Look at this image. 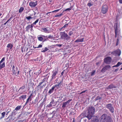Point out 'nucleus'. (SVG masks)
Returning a JSON list of instances; mask_svg holds the SVG:
<instances>
[{
	"instance_id": "9b49d317",
	"label": "nucleus",
	"mask_w": 122,
	"mask_h": 122,
	"mask_svg": "<svg viewBox=\"0 0 122 122\" xmlns=\"http://www.w3.org/2000/svg\"><path fill=\"white\" fill-rule=\"evenodd\" d=\"M106 107H107L112 112V113L114 112V108L112 106V105L111 104L109 103L107 105Z\"/></svg>"
},
{
	"instance_id": "f03ea898",
	"label": "nucleus",
	"mask_w": 122,
	"mask_h": 122,
	"mask_svg": "<svg viewBox=\"0 0 122 122\" xmlns=\"http://www.w3.org/2000/svg\"><path fill=\"white\" fill-rule=\"evenodd\" d=\"M87 110L88 112H87L88 113V114L90 117H91V119L93 117V114H94L95 108L94 107L91 106L89 107Z\"/></svg>"
},
{
	"instance_id": "4468645a",
	"label": "nucleus",
	"mask_w": 122,
	"mask_h": 122,
	"mask_svg": "<svg viewBox=\"0 0 122 122\" xmlns=\"http://www.w3.org/2000/svg\"><path fill=\"white\" fill-rule=\"evenodd\" d=\"M37 1H36L35 2H31L29 3V5L31 8H33L35 7L37 5Z\"/></svg>"
},
{
	"instance_id": "e2e57ef3",
	"label": "nucleus",
	"mask_w": 122,
	"mask_h": 122,
	"mask_svg": "<svg viewBox=\"0 0 122 122\" xmlns=\"http://www.w3.org/2000/svg\"><path fill=\"white\" fill-rule=\"evenodd\" d=\"M52 105H51L50 103V104H49L47 105V107L50 108L51 107Z\"/></svg>"
},
{
	"instance_id": "774afa93",
	"label": "nucleus",
	"mask_w": 122,
	"mask_h": 122,
	"mask_svg": "<svg viewBox=\"0 0 122 122\" xmlns=\"http://www.w3.org/2000/svg\"><path fill=\"white\" fill-rule=\"evenodd\" d=\"M7 120L6 121V122H11L12 120H10L9 119H7Z\"/></svg>"
},
{
	"instance_id": "dca6fc26",
	"label": "nucleus",
	"mask_w": 122,
	"mask_h": 122,
	"mask_svg": "<svg viewBox=\"0 0 122 122\" xmlns=\"http://www.w3.org/2000/svg\"><path fill=\"white\" fill-rule=\"evenodd\" d=\"M121 51L119 49L115 51V56H119L121 54Z\"/></svg>"
},
{
	"instance_id": "c03bdc74",
	"label": "nucleus",
	"mask_w": 122,
	"mask_h": 122,
	"mask_svg": "<svg viewBox=\"0 0 122 122\" xmlns=\"http://www.w3.org/2000/svg\"><path fill=\"white\" fill-rule=\"evenodd\" d=\"M42 29L45 32L49 30L47 29L46 28L44 27H43L42 28Z\"/></svg>"
},
{
	"instance_id": "aec40b11",
	"label": "nucleus",
	"mask_w": 122,
	"mask_h": 122,
	"mask_svg": "<svg viewBox=\"0 0 122 122\" xmlns=\"http://www.w3.org/2000/svg\"><path fill=\"white\" fill-rule=\"evenodd\" d=\"M25 112L22 111L20 114L18 116V118L20 119H21L24 116V115L25 114Z\"/></svg>"
},
{
	"instance_id": "5fc2aeb1",
	"label": "nucleus",
	"mask_w": 122,
	"mask_h": 122,
	"mask_svg": "<svg viewBox=\"0 0 122 122\" xmlns=\"http://www.w3.org/2000/svg\"><path fill=\"white\" fill-rule=\"evenodd\" d=\"M93 5V4H92L91 3H89L87 4V5L89 7L92 6Z\"/></svg>"
},
{
	"instance_id": "c756f323",
	"label": "nucleus",
	"mask_w": 122,
	"mask_h": 122,
	"mask_svg": "<svg viewBox=\"0 0 122 122\" xmlns=\"http://www.w3.org/2000/svg\"><path fill=\"white\" fill-rule=\"evenodd\" d=\"M37 38L39 41H42L43 42V39L42 36H38L37 37Z\"/></svg>"
},
{
	"instance_id": "0e129e2a",
	"label": "nucleus",
	"mask_w": 122,
	"mask_h": 122,
	"mask_svg": "<svg viewBox=\"0 0 122 122\" xmlns=\"http://www.w3.org/2000/svg\"><path fill=\"white\" fill-rule=\"evenodd\" d=\"M54 46V45H51V46H47V47L48 48L51 49V48H53V46Z\"/></svg>"
},
{
	"instance_id": "b1692460",
	"label": "nucleus",
	"mask_w": 122,
	"mask_h": 122,
	"mask_svg": "<svg viewBox=\"0 0 122 122\" xmlns=\"http://www.w3.org/2000/svg\"><path fill=\"white\" fill-rule=\"evenodd\" d=\"M84 38L81 39H78L75 41V42H82L84 41Z\"/></svg>"
},
{
	"instance_id": "2f4dec72",
	"label": "nucleus",
	"mask_w": 122,
	"mask_h": 122,
	"mask_svg": "<svg viewBox=\"0 0 122 122\" xmlns=\"http://www.w3.org/2000/svg\"><path fill=\"white\" fill-rule=\"evenodd\" d=\"M18 69V68L16 67V71L15 69L12 70V72L15 75L16 74L17 72V71Z\"/></svg>"
},
{
	"instance_id": "052dcab7",
	"label": "nucleus",
	"mask_w": 122,
	"mask_h": 122,
	"mask_svg": "<svg viewBox=\"0 0 122 122\" xmlns=\"http://www.w3.org/2000/svg\"><path fill=\"white\" fill-rule=\"evenodd\" d=\"M68 24H66L64 26L62 27V28H66V27H67L68 26Z\"/></svg>"
},
{
	"instance_id": "423d86ee",
	"label": "nucleus",
	"mask_w": 122,
	"mask_h": 122,
	"mask_svg": "<svg viewBox=\"0 0 122 122\" xmlns=\"http://www.w3.org/2000/svg\"><path fill=\"white\" fill-rule=\"evenodd\" d=\"M101 9L102 13L103 14H105L108 11V6L106 4H104L102 6Z\"/></svg>"
},
{
	"instance_id": "ddd939ff",
	"label": "nucleus",
	"mask_w": 122,
	"mask_h": 122,
	"mask_svg": "<svg viewBox=\"0 0 122 122\" xmlns=\"http://www.w3.org/2000/svg\"><path fill=\"white\" fill-rule=\"evenodd\" d=\"M111 67V66L109 65H107L106 66L103 67L101 71V72H102L104 73L107 70H108L109 68Z\"/></svg>"
},
{
	"instance_id": "5701e85b",
	"label": "nucleus",
	"mask_w": 122,
	"mask_h": 122,
	"mask_svg": "<svg viewBox=\"0 0 122 122\" xmlns=\"http://www.w3.org/2000/svg\"><path fill=\"white\" fill-rule=\"evenodd\" d=\"M55 90L52 87L49 90L48 92V95H49L52 93Z\"/></svg>"
},
{
	"instance_id": "1a4fd4ad",
	"label": "nucleus",
	"mask_w": 122,
	"mask_h": 122,
	"mask_svg": "<svg viewBox=\"0 0 122 122\" xmlns=\"http://www.w3.org/2000/svg\"><path fill=\"white\" fill-rule=\"evenodd\" d=\"M107 115L106 114H104L101 117L100 122H105L106 120V118H107Z\"/></svg>"
},
{
	"instance_id": "f704fd0d",
	"label": "nucleus",
	"mask_w": 122,
	"mask_h": 122,
	"mask_svg": "<svg viewBox=\"0 0 122 122\" xmlns=\"http://www.w3.org/2000/svg\"><path fill=\"white\" fill-rule=\"evenodd\" d=\"M31 98L29 97L27 99L26 102L25 104V105H26L29 102V101H31Z\"/></svg>"
},
{
	"instance_id": "de8ad7c7",
	"label": "nucleus",
	"mask_w": 122,
	"mask_h": 122,
	"mask_svg": "<svg viewBox=\"0 0 122 122\" xmlns=\"http://www.w3.org/2000/svg\"><path fill=\"white\" fill-rule=\"evenodd\" d=\"M25 49L24 47H21V51L22 52H24L25 51Z\"/></svg>"
},
{
	"instance_id": "338daca9",
	"label": "nucleus",
	"mask_w": 122,
	"mask_h": 122,
	"mask_svg": "<svg viewBox=\"0 0 122 122\" xmlns=\"http://www.w3.org/2000/svg\"><path fill=\"white\" fill-rule=\"evenodd\" d=\"M7 120L6 121V122H11L12 120H10L9 119H7Z\"/></svg>"
},
{
	"instance_id": "a878e982",
	"label": "nucleus",
	"mask_w": 122,
	"mask_h": 122,
	"mask_svg": "<svg viewBox=\"0 0 122 122\" xmlns=\"http://www.w3.org/2000/svg\"><path fill=\"white\" fill-rule=\"evenodd\" d=\"M17 111L16 110H15V109L13 111H11V113H10V114L13 116L14 115H15L17 114Z\"/></svg>"
},
{
	"instance_id": "f257e3e1",
	"label": "nucleus",
	"mask_w": 122,
	"mask_h": 122,
	"mask_svg": "<svg viewBox=\"0 0 122 122\" xmlns=\"http://www.w3.org/2000/svg\"><path fill=\"white\" fill-rule=\"evenodd\" d=\"M116 24V29L115 28V33L116 37H117V39L116 41V46L118 45L119 44V41L121 38V36L120 35V29L119 28V24L118 25L117 23Z\"/></svg>"
},
{
	"instance_id": "473e14b6",
	"label": "nucleus",
	"mask_w": 122,
	"mask_h": 122,
	"mask_svg": "<svg viewBox=\"0 0 122 122\" xmlns=\"http://www.w3.org/2000/svg\"><path fill=\"white\" fill-rule=\"evenodd\" d=\"M22 106H18L15 108V110L17 111H18L20 109Z\"/></svg>"
},
{
	"instance_id": "9d476101",
	"label": "nucleus",
	"mask_w": 122,
	"mask_h": 122,
	"mask_svg": "<svg viewBox=\"0 0 122 122\" xmlns=\"http://www.w3.org/2000/svg\"><path fill=\"white\" fill-rule=\"evenodd\" d=\"M72 100V99H70L67 101L63 103L62 104V107L63 108H64L66 107V106L67 107H68L69 106V103Z\"/></svg>"
},
{
	"instance_id": "864d4df0",
	"label": "nucleus",
	"mask_w": 122,
	"mask_h": 122,
	"mask_svg": "<svg viewBox=\"0 0 122 122\" xmlns=\"http://www.w3.org/2000/svg\"><path fill=\"white\" fill-rule=\"evenodd\" d=\"M39 19H37L35 22L33 23L35 25H36V24L39 21Z\"/></svg>"
},
{
	"instance_id": "f8f14e48",
	"label": "nucleus",
	"mask_w": 122,
	"mask_h": 122,
	"mask_svg": "<svg viewBox=\"0 0 122 122\" xmlns=\"http://www.w3.org/2000/svg\"><path fill=\"white\" fill-rule=\"evenodd\" d=\"M38 98L36 97V98L33 100L31 102H30L29 105L31 106L32 104L34 105L35 104H36L37 105H38Z\"/></svg>"
},
{
	"instance_id": "39448f33",
	"label": "nucleus",
	"mask_w": 122,
	"mask_h": 122,
	"mask_svg": "<svg viewBox=\"0 0 122 122\" xmlns=\"http://www.w3.org/2000/svg\"><path fill=\"white\" fill-rule=\"evenodd\" d=\"M63 82V80L60 81L59 82H57V84L54 85L52 87L55 90V91L57 89L59 88L60 87H62V83Z\"/></svg>"
},
{
	"instance_id": "4be33fe9",
	"label": "nucleus",
	"mask_w": 122,
	"mask_h": 122,
	"mask_svg": "<svg viewBox=\"0 0 122 122\" xmlns=\"http://www.w3.org/2000/svg\"><path fill=\"white\" fill-rule=\"evenodd\" d=\"M107 118H106V121L105 122H111L112 120L111 117L110 116L107 115Z\"/></svg>"
},
{
	"instance_id": "20e7f679",
	"label": "nucleus",
	"mask_w": 122,
	"mask_h": 122,
	"mask_svg": "<svg viewBox=\"0 0 122 122\" xmlns=\"http://www.w3.org/2000/svg\"><path fill=\"white\" fill-rule=\"evenodd\" d=\"M88 114V113H87V111H85L82 113L80 115L79 117L81 118L85 117H86L89 120H90L91 119V117H90Z\"/></svg>"
},
{
	"instance_id": "6e6d98bb",
	"label": "nucleus",
	"mask_w": 122,
	"mask_h": 122,
	"mask_svg": "<svg viewBox=\"0 0 122 122\" xmlns=\"http://www.w3.org/2000/svg\"><path fill=\"white\" fill-rule=\"evenodd\" d=\"M42 45L41 44H40L37 47H35L34 48H41L42 47Z\"/></svg>"
},
{
	"instance_id": "6e6552de",
	"label": "nucleus",
	"mask_w": 122,
	"mask_h": 122,
	"mask_svg": "<svg viewBox=\"0 0 122 122\" xmlns=\"http://www.w3.org/2000/svg\"><path fill=\"white\" fill-rule=\"evenodd\" d=\"M58 70H54L52 72V74L51 76V78L50 80V81H51L53 80L54 79L56 78V76L57 73H58Z\"/></svg>"
},
{
	"instance_id": "f3484780",
	"label": "nucleus",
	"mask_w": 122,
	"mask_h": 122,
	"mask_svg": "<svg viewBox=\"0 0 122 122\" xmlns=\"http://www.w3.org/2000/svg\"><path fill=\"white\" fill-rule=\"evenodd\" d=\"M6 112H4L0 113V120H2L4 118L6 115Z\"/></svg>"
},
{
	"instance_id": "8fccbe9b",
	"label": "nucleus",
	"mask_w": 122,
	"mask_h": 122,
	"mask_svg": "<svg viewBox=\"0 0 122 122\" xmlns=\"http://www.w3.org/2000/svg\"><path fill=\"white\" fill-rule=\"evenodd\" d=\"M9 21H8V20L6 22H5V23H4V24H3L2 25H1V26H0V28H1V27H2V26H3V25H5L8 22H9Z\"/></svg>"
},
{
	"instance_id": "412c9836",
	"label": "nucleus",
	"mask_w": 122,
	"mask_h": 122,
	"mask_svg": "<svg viewBox=\"0 0 122 122\" xmlns=\"http://www.w3.org/2000/svg\"><path fill=\"white\" fill-rule=\"evenodd\" d=\"M57 111V109L56 110V111L54 110L52 112L50 113L49 114V115H51L52 114H53V115L51 117H50V118L52 119L55 116V114H56V112Z\"/></svg>"
},
{
	"instance_id": "72a5a7b5",
	"label": "nucleus",
	"mask_w": 122,
	"mask_h": 122,
	"mask_svg": "<svg viewBox=\"0 0 122 122\" xmlns=\"http://www.w3.org/2000/svg\"><path fill=\"white\" fill-rule=\"evenodd\" d=\"M102 97H100L99 96H97L96 98L94 100V101H97V100H100L102 99Z\"/></svg>"
},
{
	"instance_id": "6ab92c4d",
	"label": "nucleus",
	"mask_w": 122,
	"mask_h": 122,
	"mask_svg": "<svg viewBox=\"0 0 122 122\" xmlns=\"http://www.w3.org/2000/svg\"><path fill=\"white\" fill-rule=\"evenodd\" d=\"M7 119H9L10 120L13 121L15 119L14 118L13 116L10 114L9 116L5 119V120H7Z\"/></svg>"
},
{
	"instance_id": "7ed1b4c3",
	"label": "nucleus",
	"mask_w": 122,
	"mask_h": 122,
	"mask_svg": "<svg viewBox=\"0 0 122 122\" xmlns=\"http://www.w3.org/2000/svg\"><path fill=\"white\" fill-rule=\"evenodd\" d=\"M60 35L61 38L65 40L69 41L70 39V37L64 32H61Z\"/></svg>"
},
{
	"instance_id": "13d9d810",
	"label": "nucleus",
	"mask_w": 122,
	"mask_h": 122,
	"mask_svg": "<svg viewBox=\"0 0 122 122\" xmlns=\"http://www.w3.org/2000/svg\"><path fill=\"white\" fill-rule=\"evenodd\" d=\"M73 32L71 31H70L68 33V35L69 36H71L73 34Z\"/></svg>"
},
{
	"instance_id": "a18cd8bd",
	"label": "nucleus",
	"mask_w": 122,
	"mask_h": 122,
	"mask_svg": "<svg viewBox=\"0 0 122 122\" xmlns=\"http://www.w3.org/2000/svg\"><path fill=\"white\" fill-rule=\"evenodd\" d=\"M96 70H94L92 72H91V76H92L95 74V73L96 72Z\"/></svg>"
},
{
	"instance_id": "bf43d9fd",
	"label": "nucleus",
	"mask_w": 122,
	"mask_h": 122,
	"mask_svg": "<svg viewBox=\"0 0 122 122\" xmlns=\"http://www.w3.org/2000/svg\"><path fill=\"white\" fill-rule=\"evenodd\" d=\"M101 61H99L98 62H97L96 63V64L97 66L99 65V64L101 63Z\"/></svg>"
},
{
	"instance_id": "69168bd1",
	"label": "nucleus",
	"mask_w": 122,
	"mask_h": 122,
	"mask_svg": "<svg viewBox=\"0 0 122 122\" xmlns=\"http://www.w3.org/2000/svg\"><path fill=\"white\" fill-rule=\"evenodd\" d=\"M73 83L72 82H71L70 84H68V86L69 87L71 86V85L73 84Z\"/></svg>"
},
{
	"instance_id": "0eeeda50",
	"label": "nucleus",
	"mask_w": 122,
	"mask_h": 122,
	"mask_svg": "<svg viewBox=\"0 0 122 122\" xmlns=\"http://www.w3.org/2000/svg\"><path fill=\"white\" fill-rule=\"evenodd\" d=\"M112 59L110 56H107L104 59V62L106 64H109L111 63Z\"/></svg>"
},
{
	"instance_id": "680f3d73",
	"label": "nucleus",
	"mask_w": 122,
	"mask_h": 122,
	"mask_svg": "<svg viewBox=\"0 0 122 122\" xmlns=\"http://www.w3.org/2000/svg\"><path fill=\"white\" fill-rule=\"evenodd\" d=\"M59 10H60V9H57V10H54V11L51 12L52 13H53V12L56 13V12H57Z\"/></svg>"
},
{
	"instance_id": "ea45409f",
	"label": "nucleus",
	"mask_w": 122,
	"mask_h": 122,
	"mask_svg": "<svg viewBox=\"0 0 122 122\" xmlns=\"http://www.w3.org/2000/svg\"><path fill=\"white\" fill-rule=\"evenodd\" d=\"M72 7L71 6V7L69 8H67V9H66L65 10H63V12H64L65 11H69V10H71V9L72 8Z\"/></svg>"
},
{
	"instance_id": "3c124183",
	"label": "nucleus",
	"mask_w": 122,
	"mask_h": 122,
	"mask_svg": "<svg viewBox=\"0 0 122 122\" xmlns=\"http://www.w3.org/2000/svg\"><path fill=\"white\" fill-rule=\"evenodd\" d=\"M48 39L52 38H53V36L49 35L47 36Z\"/></svg>"
},
{
	"instance_id": "09e8293b",
	"label": "nucleus",
	"mask_w": 122,
	"mask_h": 122,
	"mask_svg": "<svg viewBox=\"0 0 122 122\" xmlns=\"http://www.w3.org/2000/svg\"><path fill=\"white\" fill-rule=\"evenodd\" d=\"M25 85H23L22 87H21L19 89H21L22 90H23L25 89Z\"/></svg>"
},
{
	"instance_id": "603ef678",
	"label": "nucleus",
	"mask_w": 122,
	"mask_h": 122,
	"mask_svg": "<svg viewBox=\"0 0 122 122\" xmlns=\"http://www.w3.org/2000/svg\"><path fill=\"white\" fill-rule=\"evenodd\" d=\"M40 58L37 57V58L34 59V61H40Z\"/></svg>"
},
{
	"instance_id": "79ce46f5",
	"label": "nucleus",
	"mask_w": 122,
	"mask_h": 122,
	"mask_svg": "<svg viewBox=\"0 0 122 122\" xmlns=\"http://www.w3.org/2000/svg\"><path fill=\"white\" fill-rule=\"evenodd\" d=\"M108 87L109 89H112L114 88V86L113 85H111L109 86Z\"/></svg>"
},
{
	"instance_id": "a211bd4d",
	"label": "nucleus",
	"mask_w": 122,
	"mask_h": 122,
	"mask_svg": "<svg viewBox=\"0 0 122 122\" xmlns=\"http://www.w3.org/2000/svg\"><path fill=\"white\" fill-rule=\"evenodd\" d=\"M92 122H98L99 120L98 117L96 116H94L92 119Z\"/></svg>"
},
{
	"instance_id": "e433bc0d",
	"label": "nucleus",
	"mask_w": 122,
	"mask_h": 122,
	"mask_svg": "<svg viewBox=\"0 0 122 122\" xmlns=\"http://www.w3.org/2000/svg\"><path fill=\"white\" fill-rule=\"evenodd\" d=\"M45 86V85H43L42 86H41V85H40V86H38V85L37 86V88H39V89H41V90L43 88V86Z\"/></svg>"
},
{
	"instance_id": "4c0bfd02",
	"label": "nucleus",
	"mask_w": 122,
	"mask_h": 122,
	"mask_svg": "<svg viewBox=\"0 0 122 122\" xmlns=\"http://www.w3.org/2000/svg\"><path fill=\"white\" fill-rule=\"evenodd\" d=\"M30 28V25H29L27 26L25 28L26 31H28Z\"/></svg>"
},
{
	"instance_id": "7c9ffc66",
	"label": "nucleus",
	"mask_w": 122,
	"mask_h": 122,
	"mask_svg": "<svg viewBox=\"0 0 122 122\" xmlns=\"http://www.w3.org/2000/svg\"><path fill=\"white\" fill-rule=\"evenodd\" d=\"M13 47V45L11 43H9L8 44L7 46V47L8 48H10V49H11Z\"/></svg>"
},
{
	"instance_id": "49530a36",
	"label": "nucleus",
	"mask_w": 122,
	"mask_h": 122,
	"mask_svg": "<svg viewBox=\"0 0 122 122\" xmlns=\"http://www.w3.org/2000/svg\"><path fill=\"white\" fill-rule=\"evenodd\" d=\"M122 64V63H121L120 62H118L117 65H115V67H117L120 66V65Z\"/></svg>"
},
{
	"instance_id": "bb28decb",
	"label": "nucleus",
	"mask_w": 122,
	"mask_h": 122,
	"mask_svg": "<svg viewBox=\"0 0 122 122\" xmlns=\"http://www.w3.org/2000/svg\"><path fill=\"white\" fill-rule=\"evenodd\" d=\"M11 109H9V108L7 110V111H6V117H7V115H8V114L9 113H10V112H11Z\"/></svg>"
},
{
	"instance_id": "58836bf2",
	"label": "nucleus",
	"mask_w": 122,
	"mask_h": 122,
	"mask_svg": "<svg viewBox=\"0 0 122 122\" xmlns=\"http://www.w3.org/2000/svg\"><path fill=\"white\" fill-rule=\"evenodd\" d=\"M24 10V8L23 7H20L19 10V13L22 12Z\"/></svg>"
},
{
	"instance_id": "37998d69",
	"label": "nucleus",
	"mask_w": 122,
	"mask_h": 122,
	"mask_svg": "<svg viewBox=\"0 0 122 122\" xmlns=\"http://www.w3.org/2000/svg\"><path fill=\"white\" fill-rule=\"evenodd\" d=\"M26 19L28 20H30V19H32L33 18H32V17L30 16H29L27 17H26Z\"/></svg>"
},
{
	"instance_id": "393cba45",
	"label": "nucleus",
	"mask_w": 122,
	"mask_h": 122,
	"mask_svg": "<svg viewBox=\"0 0 122 122\" xmlns=\"http://www.w3.org/2000/svg\"><path fill=\"white\" fill-rule=\"evenodd\" d=\"M40 36H42L43 37V42L48 40L47 39V36H45L42 35H41Z\"/></svg>"
},
{
	"instance_id": "c9c22d12",
	"label": "nucleus",
	"mask_w": 122,
	"mask_h": 122,
	"mask_svg": "<svg viewBox=\"0 0 122 122\" xmlns=\"http://www.w3.org/2000/svg\"><path fill=\"white\" fill-rule=\"evenodd\" d=\"M50 103L51 105H53V106H54V105H55V103L54 101V99L53 98L52 99L51 101V102H50Z\"/></svg>"
},
{
	"instance_id": "a19ab883",
	"label": "nucleus",
	"mask_w": 122,
	"mask_h": 122,
	"mask_svg": "<svg viewBox=\"0 0 122 122\" xmlns=\"http://www.w3.org/2000/svg\"><path fill=\"white\" fill-rule=\"evenodd\" d=\"M63 14L62 13L60 14H59L58 15H56L54 16H53L55 17H57L61 16V15H63Z\"/></svg>"
},
{
	"instance_id": "4d7b16f0",
	"label": "nucleus",
	"mask_w": 122,
	"mask_h": 122,
	"mask_svg": "<svg viewBox=\"0 0 122 122\" xmlns=\"http://www.w3.org/2000/svg\"><path fill=\"white\" fill-rule=\"evenodd\" d=\"M33 92H32L31 93V94H30V95L29 96V97H30L31 98V97H33Z\"/></svg>"
},
{
	"instance_id": "c85d7f7f",
	"label": "nucleus",
	"mask_w": 122,
	"mask_h": 122,
	"mask_svg": "<svg viewBox=\"0 0 122 122\" xmlns=\"http://www.w3.org/2000/svg\"><path fill=\"white\" fill-rule=\"evenodd\" d=\"M28 85L29 86V87L30 86V87H33V86L34 85V83L33 82H31L29 83Z\"/></svg>"
},
{
	"instance_id": "cd10ccee",
	"label": "nucleus",
	"mask_w": 122,
	"mask_h": 122,
	"mask_svg": "<svg viewBox=\"0 0 122 122\" xmlns=\"http://www.w3.org/2000/svg\"><path fill=\"white\" fill-rule=\"evenodd\" d=\"M48 48L46 47H45L44 49L43 48H42L41 52H45L48 51Z\"/></svg>"
},
{
	"instance_id": "2eb2a0df",
	"label": "nucleus",
	"mask_w": 122,
	"mask_h": 122,
	"mask_svg": "<svg viewBox=\"0 0 122 122\" xmlns=\"http://www.w3.org/2000/svg\"><path fill=\"white\" fill-rule=\"evenodd\" d=\"M26 96L27 95L24 94L22 95H21L19 98L18 100H23L26 98Z\"/></svg>"
}]
</instances>
